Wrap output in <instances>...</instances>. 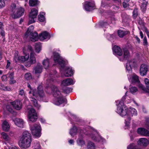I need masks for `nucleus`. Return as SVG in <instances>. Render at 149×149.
<instances>
[{
    "instance_id": "obj_40",
    "label": "nucleus",
    "mask_w": 149,
    "mask_h": 149,
    "mask_svg": "<svg viewBox=\"0 0 149 149\" xmlns=\"http://www.w3.org/2000/svg\"><path fill=\"white\" fill-rule=\"evenodd\" d=\"M43 14H45L43 12L41 13L40 15H38V19L41 22H43L45 20V18L43 16Z\"/></svg>"
},
{
    "instance_id": "obj_2",
    "label": "nucleus",
    "mask_w": 149,
    "mask_h": 149,
    "mask_svg": "<svg viewBox=\"0 0 149 149\" xmlns=\"http://www.w3.org/2000/svg\"><path fill=\"white\" fill-rule=\"evenodd\" d=\"M19 146L22 148L26 149L29 148L31 142V134L27 131L24 132L21 136Z\"/></svg>"
},
{
    "instance_id": "obj_61",
    "label": "nucleus",
    "mask_w": 149,
    "mask_h": 149,
    "mask_svg": "<svg viewBox=\"0 0 149 149\" xmlns=\"http://www.w3.org/2000/svg\"><path fill=\"white\" fill-rule=\"evenodd\" d=\"M123 5L124 8H126L129 6V3H127L124 2H123Z\"/></svg>"
},
{
    "instance_id": "obj_18",
    "label": "nucleus",
    "mask_w": 149,
    "mask_h": 149,
    "mask_svg": "<svg viewBox=\"0 0 149 149\" xmlns=\"http://www.w3.org/2000/svg\"><path fill=\"white\" fill-rule=\"evenodd\" d=\"M75 82L71 79L68 78L63 80L62 82V84L64 86H67L74 84Z\"/></svg>"
},
{
    "instance_id": "obj_31",
    "label": "nucleus",
    "mask_w": 149,
    "mask_h": 149,
    "mask_svg": "<svg viewBox=\"0 0 149 149\" xmlns=\"http://www.w3.org/2000/svg\"><path fill=\"white\" fill-rule=\"evenodd\" d=\"M29 61L32 64L35 63L36 62V59L34 56V53L32 52L30 54Z\"/></svg>"
},
{
    "instance_id": "obj_49",
    "label": "nucleus",
    "mask_w": 149,
    "mask_h": 149,
    "mask_svg": "<svg viewBox=\"0 0 149 149\" xmlns=\"http://www.w3.org/2000/svg\"><path fill=\"white\" fill-rule=\"evenodd\" d=\"M33 147L36 148H40V146L38 141H34Z\"/></svg>"
},
{
    "instance_id": "obj_29",
    "label": "nucleus",
    "mask_w": 149,
    "mask_h": 149,
    "mask_svg": "<svg viewBox=\"0 0 149 149\" xmlns=\"http://www.w3.org/2000/svg\"><path fill=\"white\" fill-rule=\"evenodd\" d=\"M77 127L73 126L72 128L71 129L70 131V134L72 136H74L77 133Z\"/></svg>"
},
{
    "instance_id": "obj_43",
    "label": "nucleus",
    "mask_w": 149,
    "mask_h": 149,
    "mask_svg": "<svg viewBox=\"0 0 149 149\" xmlns=\"http://www.w3.org/2000/svg\"><path fill=\"white\" fill-rule=\"evenodd\" d=\"M99 25L102 27H106L109 24L107 21H102L99 23Z\"/></svg>"
},
{
    "instance_id": "obj_38",
    "label": "nucleus",
    "mask_w": 149,
    "mask_h": 149,
    "mask_svg": "<svg viewBox=\"0 0 149 149\" xmlns=\"http://www.w3.org/2000/svg\"><path fill=\"white\" fill-rule=\"evenodd\" d=\"M140 82L139 79L138 77L136 75H134L132 77V82L133 83H139Z\"/></svg>"
},
{
    "instance_id": "obj_48",
    "label": "nucleus",
    "mask_w": 149,
    "mask_h": 149,
    "mask_svg": "<svg viewBox=\"0 0 149 149\" xmlns=\"http://www.w3.org/2000/svg\"><path fill=\"white\" fill-rule=\"evenodd\" d=\"M130 91L131 93L132 94L136 92L137 91V89L135 87H132L130 88Z\"/></svg>"
},
{
    "instance_id": "obj_46",
    "label": "nucleus",
    "mask_w": 149,
    "mask_h": 149,
    "mask_svg": "<svg viewBox=\"0 0 149 149\" xmlns=\"http://www.w3.org/2000/svg\"><path fill=\"white\" fill-rule=\"evenodd\" d=\"M3 138L6 141H8L9 140V137L8 135L6 133L3 132L1 134Z\"/></svg>"
},
{
    "instance_id": "obj_9",
    "label": "nucleus",
    "mask_w": 149,
    "mask_h": 149,
    "mask_svg": "<svg viewBox=\"0 0 149 149\" xmlns=\"http://www.w3.org/2000/svg\"><path fill=\"white\" fill-rule=\"evenodd\" d=\"M53 60L55 63H58L61 68L65 66V62L60 56L59 54L56 51L53 53Z\"/></svg>"
},
{
    "instance_id": "obj_28",
    "label": "nucleus",
    "mask_w": 149,
    "mask_h": 149,
    "mask_svg": "<svg viewBox=\"0 0 149 149\" xmlns=\"http://www.w3.org/2000/svg\"><path fill=\"white\" fill-rule=\"evenodd\" d=\"M77 142L78 145L81 146L85 144V142L83 139V136L82 135H81L79 136L77 141Z\"/></svg>"
},
{
    "instance_id": "obj_41",
    "label": "nucleus",
    "mask_w": 149,
    "mask_h": 149,
    "mask_svg": "<svg viewBox=\"0 0 149 149\" xmlns=\"http://www.w3.org/2000/svg\"><path fill=\"white\" fill-rule=\"evenodd\" d=\"M145 130L144 128L139 127L137 129V132L138 134L143 136Z\"/></svg>"
},
{
    "instance_id": "obj_42",
    "label": "nucleus",
    "mask_w": 149,
    "mask_h": 149,
    "mask_svg": "<svg viewBox=\"0 0 149 149\" xmlns=\"http://www.w3.org/2000/svg\"><path fill=\"white\" fill-rule=\"evenodd\" d=\"M63 92L65 93H68L71 92L72 91L71 88H68L67 87H65L62 89Z\"/></svg>"
},
{
    "instance_id": "obj_4",
    "label": "nucleus",
    "mask_w": 149,
    "mask_h": 149,
    "mask_svg": "<svg viewBox=\"0 0 149 149\" xmlns=\"http://www.w3.org/2000/svg\"><path fill=\"white\" fill-rule=\"evenodd\" d=\"M127 108L126 109V114L125 115L120 116H125V126L127 128L130 126V121L131 120V117L134 116H135L137 115V112L136 110L134 108H130L128 111H127Z\"/></svg>"
},
{
    "instance_id": "obj_23",
    "label": "nucleus",
    "mask_w": 149,
    "mask_h": 149,
    "mask_svg": "<svg viewBox=\"0 0 149 149\" xmlns=\"http://www.w3.org/2000/svg\"><path fill=\"white\" fill-rule=\"evenodd\" d=\"M38 13V10L35 9L33 8L31 10V12L29 14V17L33 18H36Z\"/></svg>"
},
{
    "instance_id": "obj_27",
    "label": "nucleus",
    "mask_w": 149,
    "mask_h": 149,
    "mask_svg": "<svg viewBox=\"0 0 149 149\" xmlns=\"http://www.w3.org/2000/svg\"><path fill=\"white\" fill-rule=\"evenodd\" d=\"M130 56L129 52L127 49H124V55L122 59L120 58V61H123L124 59H126L128 58Z\"/></svg>"
},
{
    "instance_id": "obj_57",
    "label": "nucleus",
    "mask_w": 149,
    "mask_h": 149,
    "mask_svg": "<svg viewBox=\"0 0 149 149\" xmlns=\"http://www.w3.org/2000/svg\"><path fill=\"white\" fill-rule=\"evenodd\" d=\"M24 93V90L23 89H20L19 91V95L22 96Z\"/></svg>"
},
{
    "instance_id": "obj_22",
    "label": "nucleus",
    "mask_w": 149,
    "mask_h": 149,
    "mask_svg": "<svg viewBox=\"0 0 149 149\" xmlns=\"http://www.w3.org/2000/svg\"><path fill=\"white\" fill-rule=\"evenodd\" d=\"M134 65V62L133 61H128L127 63L126 67V70L129 72L131 71L132 69V67Z\"/></svg>"
},
{
    "instance_id": "obj_25",
    "label": "nucleus",
    "mask_w": 149,
    "mask_h": 149,
    "mask_svg": "<svg viewBox=\"0 0 149 149\" xmlns=\"http://www.w3.org/2000/svg\"><path fill=\"white\" fill-rule=\"evenodd\" d=\"M31 101L35 107L38 109L40 108L41 106L38 103L37 100L34 97H31Z\"/></svg>"
},
{
    "instance_id": "obj_36",
    "label": "nucleus",
    "mask_w": 149,
    "mask_h": 149,
    "mask_svg": "<svg viewBox=\"0 0 149 149\" xmlns=\"http://www.w3.org/2000/svg\"><path fill=\"white\" fill-rule=\"evenodd\" d=\"M29 58V55H26L24 56H19V61L23 62L27 61Z\"/></svg>"
},
{
    "instance_id": "obj_45",
    "label": "nucleus",
    "mask_w": 149,
    "mask_h": 149,
    "mask_svg": "<svg viewBox=\"0 0 149 149\" xmlns=\"http://www.w3.org/2000/svg\"><path fill=\"white\" fill-rule=\"evenodd\" d=\"M127 148L128 149H138L137 146L134 143L130 144Z\"/></svg>"
},
{
    "instance_id": "obj_35",
    "label": "nucleus",
    "mask_w": 149,
    "mask_h": 149,
    "mask_svg": "<svg viewBox=\"0 0 149 149\" xmlns=\"http://www.w3.org/2000/svg\"><path fill=\"white\" fill-rule=\"evenodd\" d=\"M87 146L88 149H95V148L94 143L90 141L88 142Z\"/></svg>"
},
{
    "instance_id": "obj_6",
    "label": "nucleus",
    "mask_w": 149,
    "mask_h": 149,
    "mask_svg": "<svg viewBox=\"0 0 149 149\" xmlns=\"http://www.w3.org/2000/svg\"><path fill=\"white\" fill-rule=\"evenodd\" d=\"M34 29L33 26H30L24 35V37L26 38L30 36V40L33 42L38 40V38L37 33L36 32H33Z\"/></svg>"
},
{
    "instance_id": "obj_14",
    "label": "nucleus",
    "mask_w": 149,
    "mask_h": 149,
    "mask_svg": "<svg viewBox=\"0 0 149 149\" xmlns=\"http://www.w3.org/2000/svg\"><path fill=\"white\" fill-rule=\"evenodd\" d=\"M148 70V66L146 65L143 64L140 67V73L142 76L145 75Z\"/></svg>"
},
{
    "instance_id": "obj_11",
    "label": "nucleus",
    "mask_w": 149,
    "mask_h": 149,
    "mask_svg": "<svg viewBox=\"0 0 149 149\" xmlns=\"http://www.w3.org/2000/svg\"><path fill=\"white\" fill-rule=\"evenodd\" d=\"M91 128L92 130L95 132V134H92L91 135V136L92 139L96 141L104 142L105 141L104 139L99 135L96 130L94 129L92 127Z\"/></svg>"
},
{
    "instance_id": "obj_20",
    "label": "nucleus",
    "mask_w": 149,
    "mask_h": 149,
    "mask_svg": "<svg viewBox=\"0 0 149 149\" xmlns=\"http://www.w3.org/2000/svg\"><path fill=\"white\" fill-rule=\"evenodd\" d=\"M15 125L18 127L23 128L24 126V122L23 120L20 118H17L14 120Z\"/></svg>"
},
{
    "instance_id": "obj_12",
    "label": "nucleus",
    "mask_w": 149,
    "mask_h": 149,
    "mask_svg": "<svg viewBox=\"0 0 149 149\" xmlns=\"http://www.w3.org/2000/svg\"><path fill=\"white\" fill-rule=\"evenodd\" d=\"M83 4L85 10L86 11H89L95 9V4L94 1H86Z\"/></svg>"
},
{
    "instance_id": "obj_56",
    "label": "nucleus",
    "mask_w": 149,
    "mask_h": 149,
    "mask_svg": "<svg viewBox=\"0 0 149 149\" xmlns=\"http://www.w3.org/2000/svg\"><path fill=\"white\" fill-rule=\"evenodd\" d=\"M19 56L18 55H15L14 56V60L15 62H17L19 61Z\"/></svg>"
},
{
    "instance_id": "obj_64",
    "label": "nucleus",
    "mask_w": 149,
    "mask_h": 149,
    "mask_svg": "<svg viewBox=\"0 0 149 149\" xmlns=\"http://www.w3.org/2000/svg\"><path fill=\"white\" fill-rule=\"evenodd\" d=\"M139 87L141 89L143 90H144L145 88L143 86L142 84H139Z\"/></svg>"
},
{
    "instance_id": "obj_3",
    "label": "nucleus",
    "mask_w": 149,
    "mask_h": 149,
    "mask_svg": "<svg viewBox=\"0 0 149 149\" xmlns=\"http://www.w3.org/2000/svg\"><path fill=\"white\" fill-rule=\"evenodd\" d=\"M11 15L12 17L14 19L18 18L24 14V9L21 7L17 8L15 4L13 3L10 6Z\"/></svg>"
},
{
    "instance_id": "obj_50",
    "label": "nucleus",
    "mask_w": 149,
    "mask_h": 149,
    "mask_svg": "<svg viewBox=\"0 0 149 149\" xmlns=\"http://www.w3.org/2000/svg\"><path fill=\"white\" fill-rule=\"evenodd\" d=\"M145 127L148 129H149V118H147L146 119Z\"/></svg>"
},
{
    "instance_id": "obj_53",
    "label": "nucleus",
    "mask_w": 149,
    "mask_h": 149,
    "mask_svg": "<svg viewBox=\"0 0 149 149\" xmlns=\"http://www.w3.org/2000/svg\"><path fill=\"white\" fill-rule=\"evenodd\" d=\"M114 36L113 34H108L107 35V38L109 40H112Z\"/></svg>"
},
{
    "instance_id": "obj_63",
    "label": "nucleus",
    "mask_w": 149,
    "mask_h": 149,
    "mask_svg": "<svg viewBox=\"0 0 149 149\" xmlns=\"http://www.w3.org/2000/svg\"><path fill=\"white\" fill-rule=\"evenodd\" d=\"M144 31L146 33L149 39V32L148 29L146 28H145L144 29Z\"/></svg>"
},
{
    "instance_id": "obj_52",
    "label": "nucleus",
    "mask_w": 149,
    "mask_h": 149,
    "mask_svg": "<svg viewBox=\"0 0 149 149\" xmlns=\"http://www.w3.org/2000/svg\"><path fill=\"white\" fill-rule=\"evenodd\" d=\"M5 6V3L4 0H0V8H1Z\"/></svg>"
},
{
    "instance_id": "obj_55",
    "label": "nucleus",
    "mask_w": 149,
    "mask_h": 149,
    "mask_svg": "<svg viewBox=\"0 0 149 149\" xmlns=\"http://www.w3.org/2000/svg\"><path fill=\"white\" fill-rule=\"evenodd\" d=\"M35 18H33L31 17H29V20L28 22L29 24H31L35 22V21L34 20V19Z\"/></svg>"
},
{
    "instance_id": "obj_17",
    "label": "nucleus",
    "mask_w": 149,
    "mask_h": 149,
    "mask_svg": "<svg viewBox=\"0 0 149 149\" xmlns=\"http://www.w3.org/2000/svg\"><path fill=\"white\" fill-rule=\"evenodd\" d=\"M138 143L139 145L146 146L148 144V140L145 138H141L139 140Z\"/></svg>"
},
{
    "instance_id": "obj_51",
    "label": "nucleus",
    "mask_w": 149,
    "mask_h": 149,
    "mask_svg": "<svg viewBox=\"0 0 149 149\" xmlns=\"http://www.w3.org/2000/svg\"><path fill=\"white\" fill-rule=\"evenodd\" d=\"M143 136L149 137V131L145 129Z\"/></svg>"
},
{
    "instance_id": "obj_44",
    "label": "nucleus",
    "mask_w": 149,
    "mask_h": 149,
    "mask_svg": "<svg viewBox=\"0 0 149 149\" xmlns=\"http://www.w3.org/2000/svg\"><path fill=\"white\" fill-rule=\"evenodd\" d=\"M53 73L51 72L50 74H49V76L50 77V81L52 82L54 81V79L53 77L54 76V75L56 74V71L55 70H54L53 71Z\"/></svg>"
},
{
    "instance_id": "obj_7",
    "label": "nucleus",
    "mask_w": 149,
    "mask_h": 149,
    "mask_svg": "<svg viewBox=\"0 0 149 149\" xmlns=\"http://www.w3.org/2000/svg\"><path fill=\"white\" fill-rule=\"evenodd\" d=\"M36 91L34 90L33 93V95L34 96L38 95L41 100L45 102H47V98L45 96L42 87L41 85L38 86L37 92H36Z\"/></svg>"
},
{
    "instance_id": "obj_60",
    "label": "nucleus",
    "mask_w": 149,
    "mask_h": 149,
    "mask_svg": "<svg viewBox=\"0 0 149 149\" xmlns=\"http://www.w3.org/2000/svg\"><path fill=\"white\" fill-rule=\"evenodd\" d=\"M138 14L137 9H134L133 11V16L134 17H136Z\"/></svg>"
},
{
    "instance_id": "obj_32",
    "label": "nucleus",
    "mask_w": 149,
    "mask_h": 149,
    "mask_svg": "<svg viewBox=\"0 0 149 149\" xmlns=\"http://www.w3.org/2000/svg\"><path fill=\"white\" fill-rule=\"evenodd\" d=\"M42 64L44 68L45 69H47L50 66V63L49 59L48 58H47L45 60H44L42 62Z\"/></svg>"
},
{
    "instance_id": "obj_13",
    "label": "nucleus",
    "mask_w": 149,
    "mask_h": 149,
    "mask_svg": "<svg viewBox=\"0 0 149 149\" xmlns=\"http://www.w3.org/2000/svg\"><path fill=\"white\" fill-rule=\"evenodd\" d=\"M10 104L15 109L17 110H20L22 108V103L19 100H16L14 102H11Z\"/></svg>"
},
{
    "instance_id": "obj_8",
    "label": "nucleus",
    "mask_w": 149,
    "mask_h": 149,
    "mask_svg": "<svg viewBox=\"0 0 149 149\" xmlns=\"http://www.w3.org/2000/svg\"><path fill=\"white\" fill-rule=\"evenodd\" d=\"M31 133L33 135L36 137H39L41 136L40 126L39 124H34L30 128Z\"/></svg>"
},
{
    "instance_id": "obj_10",
    "label": "nucleus",
    "mask_w": 149,
    "mask_h": 149,
    "mask_svg": "<svg viewBox=\"0 0 149 149\" xmlns=\"http://www.w3.org/2000/svg\"><path fill=\"white\" fill-rule=\"evenodd\" d=\"M29 110L28 118L30 121L34 122L36 121L37 118V114L35 110L33 108H27Z\"/></svg>"
},
{
    "instance_id": "obj_54",
    "label": "nucleus",
    "mask_w": 149,
    "mask_h": 149,
    "mask_svg": "<svg viewBox=\"0 0 149 149\" xmlns=\"http://www.w3.org/2000/svg\"><path fill=\"white\" fill-rule=\"evenodd\" d=\"M6 108L7 110L10 113H12L13 111L12 109L9 105H7L6 106Z\"/></svg>"
},
{
    "instance_id": "obj_59",
    "label": "nucleus",
    "mask_w": 149,
    "mask_h": 149,
    "mask_svg": "<svg viewBox=\"0 0 149 149\" xmlns=\"http://www.w3.org/2000/svg\"><path fill=\"white\" fill-rule=\"evenodd\" d=\"M31 64H31V63L30 61H29L25 63L24 65L25 66H26V67H29L31 66Z\"/></svg>"
},
{
    "instance_id": "obj_62",
    "label": "nucleus",
    "mask_w": 149,
    "mask_h": 149,
    "mask_svg": "<svg viewBox=\"0 0 149 149\" xmlns=\"http://www.w3.org/2000/svg\"><path fill=\"white\" fill-rule=\"evenodd\" d=\"M7 77L6 75H3L2 76L1 79L3 81H6L7 80Z\"/></svg>"
},
{
    "instance_id": "obj_33",
    "label": "nucleus",
    "mask_w": 149,
    "mask_h": 149,
    "mask_svg": "<svg viewBox=\"0 0 149 149\" xmlns=\"http://www.w3.org/2000/svg\"><path fill=\"white\" fill-rule=\"evenodd\" d=\"M39 2L38 0H29V5L30 6H36L39 4Z\"/></svg>"
},
{
    "instance_id": "obj_5",
    "label": "nucleus",
    "mask_w": 149,
    "mask_h": 149,
    "mask_svg": "<svg viewBox=\"0 0 149 149\" xmlns=\"http://www.w3.org/2000/svg\"><path fill=\"white\" fill-rule=\"evenodd\" d=\"M127 92L125 93V95L124 96L120 101L117 100L116 101V103L119 102L118 104H116L117 106V112L120 115H124L126 114V109L127 107L124 104L123 101L126 99V95Z\"/></svg>"
},
{
    "instance_id": "obj_19",
    "label": "nucleus",
    "mask_w": 149,
    "mask_h": 149,
    "mask_svg": "<svg viewBox=\"0 0 149 149\" xmlns=\"http://www.w3.org/2000/svg\"><path fill=\"white\" fill-rule=\"evenodd\" d=\"M73 71L71 68L68 67L66 68L65 71L64 75L65 77H68L71 76L73 74Z\"/></svg>"
},
{
    "instance_id": "obj_39",
    "label": "nucleus",
    "mask_w": 149,
    "mask_h": 149,
    "mask_svg": "<svg viewBox=\"0 0 149 149\" xmlns=\"http://www.w3.org/2000/svg\"><path fill=\"white\" fill-rule=\"evenodd\" d=\"M41 45L40 43H38L36 44L35 46L36 52L39 53L41 49Z\"/></svg>"
},
{
    "instance_id": "obj_34",
    "label": "nucleus",
    "mask_w": 149,
    "mask_h": 149,
    "mask_svg": "<svg viewBox=\"0 0 149 149\" xmlns=\"http://www.w3.org/2000/svg\"><path fill=\"white\" fill-rule=\"evenodd\" d=\"M112 5V4L111 3L105 1H102L101 4V6L102 7L105 8L111 7Z\"/></svg>"
},
{
    "instance_id": "obj_26",
    "label": "nucleus",
    "mask_w": 149,
    "mask_h": 149,
    "mask_svg": "<svg viewBox=\"0 0 149 149\" xmlns=\"http://www.w3.org/2000/svg\"><path fill=\"white\" fill-rule=\"evenodd\" d=\"M2 128L5 131H8L9 129L10 126L8 123L6 121H4L2 124Z\"/></svg>"
},
{
    "instance_id": "obj_47",
    "label": "nucleus",
    "mask_w": 149,
    "mask_h": 149,
    "mask_svg": "<svg viewBox=\"0 0 149 149\" xmlns=\"http://www.w3.org/2000/svg\"><path fill=\"white\" fill-rule=\"evenodd\" d=\"M24 77L27 80H29L32 78L31 75L30 73H27L25 74Z\"/></svg>"
},
{
    "instance_id": "obj_37",
    "label": "nucleus",
    "mask_w": 149,
    "mask_h": 149,
    "mask_svg": "<svg viewBox=\"0 0 149 149\" xmlns=\"http://www.w3.org/2000/svg\"><path fill=\"white\" fill-rule=\"evenodd\" d=\"M0 89L6 91H10L11 90V89L9 86H5L1 84H0Z\"/></svg>"
},
{
    "instance_id": "obj_58",
    "label": "nucleus",
    "mask_w": 149,
    "mask_h": 149,
    "mask_svg": "<svg viewBox=\"0 0 149 149\" xmlns=\"http://www.w3.org/2000/svg\"><path fill=\"white\" fill-rule=\"evenodd\" d=\"M143 45H148V42L147 41V38L146 37H144L143 40Z\"/></svg>"
},
{
    "instance_id": "obj_15",
    "label": "nucleus",
    "mask_w": 149,
    "mask_h": 149,
    "mask_svg": "<svg viewBox=\"0 0 149 149\" xmlns=\"http://www.w3.org/2000/svg\"><path fill=\"white\" fill-rule=\"evenodd\" d=\"M39 38L40 40H43L47 38L49 39L50 38V36L48 32L46 31H45L39 34Z\"/></svg>"
},
{
    "instance_id": "obj_21",
    "label": "nucleus",
    "mask_w": 149,
    "mask_h": 149,
    "mask_svg": "<svg viewBox=\"0 0 149 149\" xmlns=\"http://www.w3.org/2000/svg\"><path fill=\"white\" fill-rule=\"evenodd\" d=\"M42 67L40 63H38L34 67L33 70L35 73H40L42 71Z\"/></svg>"
},
{
    "instance_id": "obj_1",
    "label": "nucleus",
    "mask_w": 149,
    "mask_h": 149,
    "mask_svg": "<svg viewBox=\"0 0 149 149\" xmlns=\"http://www.w3.org/2000/svg\"><path fill=\"white\" fill-rule=\"evenodd\" d=\"M51 88L52 92L54 93V96L56 97L53 103L55 104L59 105L62 104L67 103V100L61 95L60 91L56 86L52 85L51 87Z\"/></svg>"
},
{
    "instance_id": "obj_24",
    "label": "nucleus",
    "mask_w": 149,
    "mask_h": 149,
    "mask_svg": "<svg viewBox=\"0 0 149 149\" xmlns=\"http://www.w3.org/2000/svg\"><path fill=\"white\" fill-rule=\"evenodd\" d=\"M139 3V5L140 6L142 11H145L146 8L148 1L146 0H143L142 1H140Z\"/></svg>"
},
{
    "instance_id": "obj_30",
    "label": "nucleus",
    "mask_w": 149,
    "mask_h": 149,
    "mask_svg": "<svg viewBox=\"0 0 149 149\" xmlns=\"http://www.w3.org/2000/svg\"><path fill=\"white\" fill-rule=\"evenodd\" d=\"M118 34L120 38L123 37L124 36L128 34L129 32L127 31H123L121 30H119L118 31Z\"/></svg>"
},
{
    "instance_id": "obj_16",
    "label": "nucleus",
    "mask_w": 149,
    "mask_h": 149,
    "mask_svg": "<svg viewBox=\"0 0 149 149\" xmlns=\"http://www.w3.org/2000/svg\"><path fill=\"white\" fill-rule=\"evenodd\" d=\"M113 52L115 55L119 56H121L123 54L122 50L118 46L115 45L113 48Z\"/></svg>"
}]
</instances>
